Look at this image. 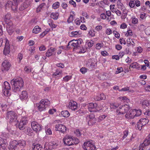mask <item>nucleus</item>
Returning a JSON list of instances; mask_svg holds the SVG:
<instances>
[{
	"label": "nucleus",
	"instance_id": "obj_1",
	"mask_svg": "<svg viewBox=\"0 0 150 150\" xmlns=\"http://www.w3.org/2000/svg\"><path fill=\"white\" fill-rule=\"evenodd\" d=\"M11 83L12 89L15 92L19 91L20 89L23 87L24 83L22 79L20 77L14 78L11 80Z\"/></svg>",
	"mask_w": 150,
	"mask_h": 150
},
{
	"label": "nucleus",
	"instance_id": "obj_2",
	"mask_svg": "<svg viewBox=\"0 0 150 150\" xmlns=\"http://www.w3.org/2000/svg\"><path fill=\"white\" fill-rule=\"evenodd\" d=\"M50 104V101L47 99H44L41 100L38 103L36 104L38 110L40 112L45 110L46 108L49 107Z\"/></svg>",
	"mask_w": 150,
	"mask_h": 150
},
{
	"label": "nucleus",
	"instance_id": "obj_3",
	"mask_svg": "<svg viewBox=\"0 0 150 150\" xmlns=\"http://www.w3.org/2000/svg\"><path fill=\"white\" fill-rule=\"evenodd\" d=\"M82 148L85 150H96V147L93 142L91 140H87L84 142Z\"/></svg>",
	"mask_w": 150,
	"mask_h": 150
},
{
	"label": "nucleus",
	"instance_id": "obj_4",
	"mask_svg": "<svg viewBox=\"0 0 150 150\" xmlns=\"http://www.w3.org/2000/svg\"><path fill=\"white\" fill-rule=\"evenodd\" d=\"M58 144V143L56 141H52L49 143H46L44 145V149L45 150L54 149L56 148Z\"/></svg>",
	"mask_w": 150,
	"mask_h": 150
},
{
	"label": "nucleus",
	"instance_id": "obj_5",
	"mask_svg": "<svg viewBox=\"0 0 150 150\" xmlns=\"http://www.w3.org/2000/svg\"><path fill=\"white\" fill-rule=\"evenodd\" d=\"M76 138L72 137L66 135L63 138V141L64 144L66 145L70 146L74 144V140Z\"/></svg>",
	"mask_w": 150,
	"mask_h": 150
},
{
	"label": "nucleus",
	"instance_id": "obj_6",
	"mask_svg": "<svg viewBox=\"0 0 150 150\" xmlns=\"http://www.w3.org/2000/svg\"><path fill=\"white\" fill-rule=\"evenodd\" d=\"M15 113L14 111H8L6 114V119H8L10 118V121L11 122H15L16 120L17 122H18V120H17L18 118L17 116H15L14 117V119L12 118V116H14Z\"/></svg>",
	"mask_w": 150,
	"mask_h": 150
},
{
	"label": "nucleus",
	"instance_id": "obj_7",
	"mask_svg": "<svg viewBox=\"0 0 150 150\" xmlns=\"http://www.w3.org/2000/svg\"><path fill=\"white\" fill-rule=\"evenodd\" d=\"M3 92L5 96H8L10 95L9 91L11 90V87L9 83L5 81L2 86Z\"/></svg>",
	"mask_w": 150,
	"mask_h": 150
},
{
	"label": "nucleus",
	"instance_id": "obj_8",
	"mask_svg": "<svg viewBox=\"0 0 150 150\" xmlns=\"http://www.w3.org/2000/svg\"><path fill=\"white\" fill-rule=\"evenodd\" d=\"M86 119L88 122V124L90 126L93 125L96 122V119L95 117V115L92 113L87 115Z\"/></svg>",
	"mask_w": 150,
	"mask_h": 150
},
{
	"label": "nucleus",
	"instance_id": "obj_9",
	"mask_svg": "<svg viewBox=\"0 0 150 150\" xmlns=\"http://www.w3.org/2000/svg\"><path fill=\"white\" fill-rule=\"evenodd\" d=\"M83 42V40L81 39H79L77 40H73L69 42L68 44V45H71L74 47V49L78 48L79 47V45L81 44Z\"/></svg>",
	"mask_w": 150,
	"mask_h": 150
},
{
	"label": "nucleus",
	"instance_id": "obj_10",
	"mask_svg": "<svg viewBox=\"0 0 150 150\" xmlns=\"http://www.w3.org/2000/svg\"><path fill=\"white\" fill-rule=\"evenodd\" d=\"M119 109L117 110L116 112L117 114H123L127 112L129 109V106L127 105L121 106L119 107Z\"/></svg>",
	"mask_w": 150,
	"mask_h": 150
},
{
	"label": "nucleus",
	"instance_id": "obj_11",
	"mask_svg": "<svg viewBox=\"0 0 150 150\" xmlns=\"http://www.w3.org/2000/svg\"><path fill=\"white\" fill-rule=\"evenodd\" d=\"M31 126L33 130L36 132L40 131L42 128L41 125L35 121L31 122Z\"/></svg>",
	"mask_w": 150,
	"mask_h": 150
},
{
	"label": "nucleus",
	"instance_id": "obj_12",
	"mask_svg": "<svg viewBox=\"0 0 150 150\" xmlns=\"http://www.w3.org/2000/svg\"><path fill=\"white\" fill-rule=\"evenodd\" d=\"M5 41V45L3 50V54L5 55L9 54L10 52V45L9 44V41L5 39L4 40Z\"/></svg>",
	"mask_w": 150,
	"mask_h": 150
},
{
	"label": "nucleus",
	"instance_id": "obj_13",
	"mask_svg": "<svg viewBox=\"0 0 150 150\" xmlns=\"http://www.w3.org/2000/svg\"><path fill=\"white\" fill-rule=\"evenodd\" d=\"M11 65L7 60H4L2 64L1 69L3 72L8 71L10 69Z\"/></svg>",
	"mask_w": 150,
	"mask_h": 150
},
{
	"label": "nucleus",
	"instance_id": "obj_14",
	"mask_svg": "<svg viewBox=\"0 0 150 150\" xmlns=\"http://www.w3.org/2000/svg\"><path fill=\"white\" fill-rule=\"evenodd\" d=\"M97 106V104L96 103H90L88 105V110L90 112H96L98 111Z\"/></svg>",
	"mask_w": 150,
	"mask_h": 150
},
{
	"label": "nucleus",
	"instance_id": "obj_15",
	"mask_svg": "<svg viewBox=\"0 0 150 150\" xmlns=\"http://www.w3.org/2000/svg\"><path fill=\"white\" fill-rule=\"evenodd\" d=\"M28 122L26 118H23L21 120L19 124L18 127L21 130H23L25 129V126Z\"/></svg>",
	"mask_w": 150,
	"mask_h": 150
},
{
	"label": "nucleus",
	"instance_id": "obj_16",
	"mask_svg": "<svg viewBox=\"0 0 150 150\" xmlns=\"http://www.w3.org/2000/svg\"><path fill=\"white\" fill-rule=\"evenodd\" d=\"M55 128L56 131H59L62 133H65L66 131V127L63 125H57L55 126Z\"/></svg>",
	"mask_w": 150,
	"mask_h": 150
},
{
	"label": "nucleus",
	"instance_id": "obj_17",
	"mask_svg": "<svg viewBox=\"0 0 150 150\" xmlns=\"http://www.w3.org/2000/svg\"><path fill=\"white\" fill-rule=\"evenodd\" d=\"M77 104L76 102L71 100L69 103V108L72 110H75L77 108Z\"/></svg>",
	"mask_w": 150,
	"mask_h": 150
},
{
	"label": "nucleus",
	"instance_id": "obj_18",
	"mask_svg": "<svg viewBox=\"0 0 150 150\" xmlns=\"http://www.w3.org/2000/svg\"><path fill=\"white\" fill-rule=\"evenodd\" d=\"M30 4V2L29 0H27L25 1L19 7V10L21 11H23L28 7Z\"/></svg>",
	"mask_w": 150,
	"mask_h": 150
},
{
	"label": "nucleus",
	"instance_id": "obj_19",
	"mask_svg": "<svg viewBox=\"0 0 150 150\" xmlns=\"http://www.w3.org/2000/svg\"><path fill=\"white\" fill-rule=\"evenodd\" d=\"M17 141L16 140H13L10 142V147L9 148L15 150L17 148L18 144Z\"/></svg>",
	"mask_w": 150,
	"mask_h": 150
},
{
	"label": "nucleus",
	"instance_id": "obj_20",
	"mask_svg": "<svg viewBox=\"0 0 150 150\" xmlns=\"http://www.w3.org/2000/svg\"><path fill=\"white\" fill-rule=\"evenodd\" d=\"M28 97V94L26 91H23L20 95V98L22 100H26Z\"/></svg>",
	"mask_w": 150,
	"mask_h": 150
},
{
	"label": "nucleus",
	"instance_id": "obj_21",
	"mask_svg": "<svg viewBox=\"0 0 150 150\" xmlns=\"http://www.w3.org/2000/svg\"><path fill=\"white\" fill-rule=\"evenodd\" d=\"M18 145L21 148H24L26 145V141L23 140L21 139L17 141Z\"/></svg>",
	"mask_w": 150,
	"mask_h": 150
},
{
	"label": "nucleus",
	"instance_id": "obj_22",
	"mask_svg": "<svg viewBox=\"0 0 150 150\" xmlns=\"http://www.w3.org/2000/svg\"><path fill=\"white\" fill-rule=\"evenodd\" d=\"M134 110L129 111L126 114L125 117L128 119H131L134 118Z\"/></svg>",
	"mask_w": 150,
	"mask_h": 150
},
{
	"label": "nucleus",
	"instance_id": "obj_23",
	"mask_svg": "<svg viewBox=\"0 0 150 150\" xmlns=\"http://www.w3.org/2000/svg\"><path fill=\"white\" fill-rule=\"evenodd\" d=\"M55 48L54 47H51L47 51L46 53V56L49 57L52 55L53 54V52L55 51Z\"/></svg>",
	"mask_w": 150,
	"mask_h": 150
},
{
	"label": "nucleus",
	"instance_id": "obj_24",
	"mask_svg": "<svg viewBox=\"0 0 150 150\" xmlns=\"http://www.w3.org/2000/svg\"><path fill=\"white\" fill-rule=\"evenodd\" d=\"M117 4L119 9L123 11H124L125 9L124 5L121 2L120 0H118L117 2Z\"/></svg>",
	"mask_w": 150,
	"mask_h": 150
},
{
	"label": "nucleus",
	"instance_id": "obj_25",
	"mask_svg": "<svg viewBox=\"0 0 150 150\" xmlns=\"http://www.w3.org/2000/svg\"><path fill=\"white\" fill-rule=\"evenodd\" d=\"M59 15L58 12H52L50 14V17L54 20H57L58 18Z\"/></svg>",
	"mask_w": 150,
	"mask_h": 150
},
{
	"label": "nucleus",
	"instance_id": "obj_26",
	"mask_svg": "<svg viewBox=\"0 0 150 150\" xmlns=\"http://www.w3.org/2000/svg\"><path fill=\"white\" fill-rule=\"evenodd\" d=\"M11 18V16L10 13H7L5 15L4 20L6 23H8V22L11 21L10 19Z\"/></svg>",
	"mask_w": 150,
	"mask_h": 150
},
{
	"label": "nucleus",
	"instance_id": "obj_27",
	"mask_svg": "<svg viewBox=\"0 0 150 150\" xmlns=\"http://www.w3.org/2000/svg\"><path fill=\"white\" fill-rule=\"evenodd\" d=\"M33 150H41L42 149V146L39 144H33Z\"/></svg>",
	"mask_w": 150,
	"mask_h": 150
},
{
	"label": "nucleus",
	"instance_id": "obj_28",
	"mask_svg": "<svg viewBox=\"0 0 150 150\" xmlns=\"http://www.w3.org/2000/svg\"><path fill=\"white\" fill-rule=\"evenodd\" d=\"M62 72V71L61 70L57 69L56 70V72L53 74L52 76L56 79H58L59 78H57V76L61 74Z\"/></svg>",
	"mask_w": 150,
	"mask_h": 150
},
{
	"label": "nucleus",
	"instance_id": "obj_29",
	"mask_svg": "<svg viewBox=\"0 0 150 150\" xmlns=\"http://www.w3.org/2000/svg\"><path fill=\"white\" fill-rule=\"evenodd\" d=\"M149 122V120L146 118L141 119L139 120V122H140L141 124L143 126H144L147 124Z\"/></svg>",
	"mask_w": 150,
	"mask_h": 150
},
{
	"label": "nucleus",
	"instance_id": "obj_30",
	"mask_svg": "<svg viewBox=\"0 0 150 150\" xmlns=\"http://www.w3.org/2000/svg\"><path fill=\"white\" fill-rule=\"evenodd\" d=\"M139 64L138 63L136 62H134L130 65L129 67L139 69Z\"/></svg>",
	"mask_w": 150,
	"mask_h": 150
},
{
	"label": "nucleus",
	"instance_id": "obj_31",
	"mask_svg": "<svg viewBox=\"0 0 150 150\" xmlns=\"http://www.w3.org/2000/svg\"><path fill=\"white\" fill-rule=\"evenodd\" d=\"M41 28L38 25H36L34 28L33 30V33L37 34L41 31Z\"/></svg>",
	"mask_w": 150,
	"mask_h": 150
},
{
	"label": "nucleus",
	"instance_id": "obj_32",
	"mask_svg": "<svg viewBox=\"0 0 150 150\" xmlns=\"http://www.w3.org/2000/svg\"><path fill=\"white\" fill-rule=\"evenodd\" d=\"M61 114L63 117H68L70 115V114L67 110H64L61 112Z\"/></svg>",
	"mask_w": 150,
	"mask_h": 150
},
{
	"label": "nucleus",
	"instance_id": "obj_33",
	"mask_svg": "<svg viewBox=\"0 0 150 150\" xmlns=\"http://www.w3.org/2000/svg\"><path fill=\"white\" fill-rule=\"evenodd\" d=\"M142 144L145 146L150 144V140L148 137H147L144 140L143 143Z\"/></svg>",
	"mask_w": 150,
	"mask_h": 150
},
{
	"label": "nucleus",
	"instance_id": "obj_34",
	"mask_svg": "<svg viewBox=\"0 0 150 150\" xmlns=\"http://www.w3.org/2000/svg\"><path fill=\"white\" fill-rule=\"evenodd\" d=\"M150 103V100H144L142 103V104L143 105H145L146 106H148L149 107V104Z\"/></svg>",
	"mask_w": 150,
	"mask_h": 150
},
{
	"label": "nucleus",
	"instance_id": "obj_35",
	"mask_svg": "<svg viewBox=\"0 0 150 150\" xmlns=\"http://www.w3.org/2000/svg\"><path fill=\"white\" fill-rule=\"evenodd\" d=\"M60 3L58 1L54 3L52 5V8L54 9H56L58 8L59 6Z\"/></svg>",
	"mask_w": 150,
	"mask_h": 150
},
{
	"label": "nucleus",
	"instance_id": "obj_36",
	"mask_svg": "<svg viewBox=\"0 0 150 150\" xmlns=\"http://www.w3.org/2000/svg\"><path fill=\"white\" fill-rule=\"evenodd\" d=\"M134 112H135L136 113H134V116H140L142 113V111L141 110H137V109H134Z\"/></svg>",
	"mask_w": 150,
	"mask_h": 150
},
{
	"label": "nucleus",
	"instance_id": "obj_37",
	"mask_svg": "<svg viewBox=\"0 0 150 150\" xmlns=\"http://www.w3.org/2000/svg\"><path fill=\"white\" fill-rule=\"evenodd\" d=\"M6 23L7 24L6 25V29H13V24L11 21L8 22V23Z\"/></svg>",
	"mask_w": 150,
	"mask_h": 150
},
{
	"label": "nucleus",
	"instance_id": "obj_38",
	"mask_svg": "<svg viewBox=\"0 0 150 150\" xmlns=\"http://www.w3.org/2000/svg\"><path fill=\"white\" fill-rule=\"evenodd\" d=\"M72 78V76H71L67 75L63 78V81L67 82L69 81Z\"/></svg>",
	"mask_w": 150,
	"mask_h": 150
},
{
	"label": "nucleus",
	"instance_id": "obj_39",
	"mask_svg": "<svg viewBox=\"0 0 150 150\" xmlns=\"http://www.w3.org/2000/svg\"><path fill=\"white\" fill-rule=\"evenodd\" d=\"M142 127L143 126L141 124L140 122H137L136 126V128L137 129L140 130L142 129Z\"/></svg>",
	"mask_w": 150,
	"mask_h": 150
},
{
	"label": "nucleus",
	"instance_id": "obj_40",
	"mask_svg": "<svg viewBox=\"0 0 150 150\" xmlns=\"http://www.w3.org/2000/svg\"><path fill=\"white\" fill-rule=\"evenodd\" d=\"M87 65L88 66V67L90 69H92L94 68L95 64L93 62H90L88 63L87 64Z\"/></svg>",
	"mask_w": 150,
	"mask_h": 150
},
{
	"label": "nucleus",
	"instance_id": "obj_41",
	"mask_svg": "<svg viewBox=\"0 0 150 150\" xmlns=\"http://www.w3.org/2000/svg\"><path fill=\"white\" fill-rule=\"evenodd\" d=\"M13 2H12L11 1H8L5 5V7L6 8H7L11 7L12 5Z\"/></svg>",
	"mask_w": 150,
	"mask_h": 150
},
{
	"label": "nucleus",
	"instance_id": "obj_42",
	"mask_svg": "<svg viewBox=\"0 0 150 150\" xmlns=\"http://www.w3.org/2000/svg\"><path fill=\"white\" fill-rule=\"evenodd\" d=\"M18 5L17 4H14V3H13L11 7L13 11H15L17 10Z\"/></svg>",
	"mask_w": 150,
	"mask_h": 150
},
{
	"label": "nucleus",
	"instance_id": "obj_43",
	"mask_svg": "<svg viewBox=\"0 0 150 150\" xmlns=\"http://www.w3.org/2000/svg\"><path fill=\"white\" fill-rule=\"evenodd\" d=\"M118 99L121 100H126L127 103L129 101V100L125 96L120 97L118 98Z\"/></svg>",
	"mask_w": 150,
	"mask_h": 150
},
{
	"label": "nucleus",
	"instance_id": "obj_44",
	"mask_svg": "<svg viewBox=\"0 0 150 150\" xmlns=\"http://www.w3.org/2000/svg\"><path fill=\"white\" fill-rule=\"evenodd\" d=\"M135 0H130L129 3V6L131 8H133L135 6L134 1Z\"/></svg>",
	"mask_w": 150,
	"mask_h": 150
},
{
	"label": "nucleus",
	"instance_id": "obj_45",
	"mask_svg": "<svg viewBox=\"0 0 150 150\" xmlns=\"http://www.w3.org/2000/svg\"><path fill=\"white\" fill-rule=\"evenodd\" d=\"M71 36L73 37V36H74L75 35H80V33H79V31H76L71 32Z\"/></svg>",
	"mask_w": 150,
	"mask_h": 150
},
{
	"label": "nucleus",
	"instance_id": "obj_46",
	"mask_svg": "<svg viewBox=\"0 0 150 150\" xmlns=\"http://www.w3.org/2000/svg\"><path fill=\"white\" fill-rule=\"evenodd\" d=\"M6 140L4 139L1 138H0V145H5L6 146Z\"/></svg>",
	"mask_w": 150,
	"mask_h": 150
},
{
	"label": "nucleus",
	"instance_id": "obj_47",
	"mask_svg": "<svg viewBox=\"0 0 150 150\" xmlns=\"http://www.w3.org/2000/svg\"><path fill=\"white\" fill-rule=\"evenodd\" d=\"M107 115H102L100 116L98 118V121L99 122H100L105 119Z\"/></svg>",
	"mask_w": 150,
	"mask_h": 150
},
{
	"label": "nucleus",
	"instance_id": "obj_48",
	"mask_svg": "<svg viewBox=\"0 0 150 150\" xmlns=\"http://www.w3.org/2000/svg\"><path fill=\"white\" fill-rule=\"evenodd\" d=\"M132 23L133 24H137L138 22V20L137 18H136L135 17H132Z\"/></svg>",
	"mask_w": 150,
	"mask_h": 150
},
{
	"label": "nucleus",
	"instance_id": "obj_49",
	"mask_svg": "<svg viewBox=\"0 0 150 150\" xmlns=\"http://www.w3.org/2000/svg\"><path fill=\"white\" fill-rule=\"evenodd\" d=\"M119 105L115 103H112L110 105V107L111 108L115 109L118 107Z\"/></svg>",
	"mask_w": 150,
	"mask_h": 150
},
{
	"label": "nucleus",
	"instance_id": "obj_50",
	"mask_svg": "<svg viewBox=\"0 0 150 150\" xmlns=\"http://www.w3.org/2000/svg\"><path fill=\"white\" fill-rule=\"evenodd\" d=\"M123 71V69L122 67H118L117 68V70L115 72V74H117L120 73Z\"/></svg>",
	"mask_w": 150,
	"mask_h": 150
},
{
	"label": "nucleus",
	"instance_id": "obj_51",
	"mask_svg": "<svg viewBox=\"0 0 150 150\" xmlns=\"http://www.w3.org/2000/svg\"><path fill=\"white\" fill-rule=\"evenodd\" d=\"M73 20V16L72 15H70L69 17L68 18L67 22L68 23H70Z\"/></svg>",
	"mask_w": 150,
	"mask_h": 150
},
{
	"label": "nucleus",
	"instance_id": "obj_52",
	"mask_svg": "<svg viewBox=\"0 0 150 150\" xmlns=\"http://www.w3.org/2000/svg\"><path fill=\"white\" fill-rule=\"evenodd\" d=\"M80 71L82 74H84L87 71V69L85 67H82L80 69Z\"/></svg>",
	"mask_w": 150,
	"mask_h": 150
},
{
	"label": "nucleus",
	"instance_id": "obj_53",
	"mask_svg": "<svg viewBox=\"0 0 150 150\" xmlns=\"http://www.w3.org/2000/svg\"><path fill=\"white\" fill-rule=\"evenodd\" d=\"M74 133L77 137H79L81 135V133L79 129H77L74 132Z\"/></svg>",
	"mask_w": 150,
	"mask_h": 150
},
{
	"label": "nucleus",
	"instance_id": "obj_54",
	"mask_svg": "<svg viewBox=\"0 0 150 150\" xmlns=\"http://www.w3.org/2000/svg\"><path fill=\"white\" fill-rule=\"evenodd\" d=\"M113 33L115 36V37L117 38H119L120 37V34L117 32L115 31H113Z\"/></svg>",
	"mask_w": 150,
	"mask_h": 150
},
{
	"label": "nucleus",
	"instance_id": "obj_55",
	"mask_svg": "<svg viewBox=\"0 0 150 150\" xmlns=\"http://www.w3.org/2000/svg\"><path fill=\"white\" fill-rule=\"evenodd\" d=\"M24 70L27 73H29L31 71L30 68L29 67L27 66L24 68Z\"/></svg>",
	"mask_w": 150,
	"mask_h": 150
},
{
	"label": "nucleus",
	"instance_id": "obj_56",
	"mask_svg": "<svg viewBox=\"0 0 150 150\" xmlns=\"http://www.w3.org/2000/svg\"><path fill=\"white\" fill-rule=\"evenodd\" d=\"M56 110L55 109H50L48 111V112L50 114L52 115L54 112H56Z\"/></svg>",
	"mask_w": 150,
	"mask_h": 150
},
{
	"label": "nucleus",
	"instance_id": "obj_57",
	"mask_svg": "<svg viewBox=\"0 0 150 150\" xmlns=\"http://www.w3.org/2000/svg\"><path fill=\"white\" fill-rule=\"evenodd\" d=\"M131 41H132V39L129 38L127 39V42L128 46H130L132 45V43Z\"/></svg>",
	"mask_w": 150,
	"mask_h": 150
},
{
	"label": "nucleus",
	"instance_id": "obj_58",
	"mask_svg": "<svg viewBox=\"0 0 150 150\" xmlns=\"http://www.w3.org/2000/svg\"><path fill=\"white\" fill-rule=\"evenodd\" d=\"M69 3L71 5H72L74 7H75L76 6V3L73 0H70L69 1Z\"/></svg>",
	"mask_w": 150,
	"mask_h": 150
},
{
	"label": "nucleus",
	"instance_id": "obj_59",
	"mask_svg": "<svg viewBox=\"0 0 150 150\" xmlns=\"http://www.w3.org/2000/svg\"><path fill=\"white\" fill-rule=\"evenodd\" d=\"M127 25L125 23H122L120 25V28L122 29H124L127 28Z\"/></svg>",
	"mask_w": 150,
	"mask_h": 150
},
{
	"label": "nucleus",
	"instance_id": "obj_60",
	"mask_svg": "<svg viewBox=\"0 0 150 150\" xmlns=\"http://www.w3.org/2000/svg\"><path fill=\"white\" fill-rule=\"evenodd\" d=\"M61 6L63 8V9H65L67 8L68 6L67 4L65 2H63L61 4Z\"/></svg>",
	"mask_w": 150,
	"mask_h": 150
},
{
	"label": "nucleus",
	"instance_id": "obj_61",
	"mask_svg": "<svg viewBox=\"0 0 150 150\" xmlns=\"http://www.w3.org/2000/svg\"><path fill=\"white\" fill-rule=\"evenodd\" d=\"M125 35L126 36H128L129 35L132 36V32L131 30H127V33L125 34Z\"/></svg>",
	"mask_w": 150,
	"mask_h": 150
},
{
	"label": "nucleus",
	"instance_id": "obj_62",
	"mask_svg": "<svg viewBox=\"0 0 150 150\" xmlns=\"http://www.w3.org/2000/svg\"><path fill=\"white\" fill-rule=\"evenodd\" d=\"M145 146L144 145L142 144H140L139 147V150H144L145 149Z\"/></svg>",
	"mask_w": 150,
	"mask_h": 150
},
{
	"label": "nucleus",
	"instance_id": "obj_63",
	"mask_svg": "<svg viewBox=\"0 0 150 150\" xmlns=\"http://www.w3.org/2000/svg\"><path fill=\"white\" fill-rule=\"evenodd\" d=\"M106 33L108 35H110L112 33V30L110 28H107L106 30Z\"/></svg>",
	"mask_w": 150,
	"mask_h": 150
},
{
	"label": "nucleus",
	"instance_id": "obj_64",
	"mask_svg": "<svg viewBox=\"0 0 150 150\" xmlns=\"http://www.w3.org/2000/svg\"><path fill=\"white\" fill-rule=\"evenodd\" d=\"M125 53L127 54H130L132 53V52L129 51V48H127L125 50Z\"/></svg>",
	"mask_w": 150,
	"mask_h": 150
}]
</instances>
